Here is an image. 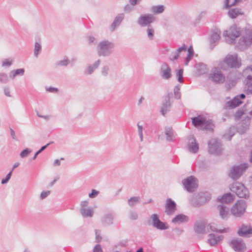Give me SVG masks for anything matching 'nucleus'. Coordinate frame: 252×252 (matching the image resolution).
<instances>
[{
	"instance_id": "1",
	"label": "nucleus",
	"mask_w": 252,
	"mask_h": 252,
	"mask_svg": "<svg viewBox=\"0 0 252 252\" xmlns=\"http://www.w3.org/2000/svg\"><path fill=\"white\" fill-rule=\"evenodd\" d=\"M219 67L221 69L226 70L231 68H239L241 65V61L238 60L237 55H228L220 63Z\"/></svg>"
},
{
	"instance_id": "2",
	"label": "nucleus",
	"mask_w": 252,
	"mask_h": 252,
	"mask_svg": "<svg viewBox=\"0 0 252 252\" xmlns=\"http://www.w3.org/2000/svg\"><path fill=\"white\" fill-rule=\"evenodd\" d=\"M114 47V43L107 40L100 42L97 47V53L99 56H109L112 53Z\"/></svg>"
},
{
	"instance_id": "3",
	"label": "nucleus",
	"mask_w": 252,
	"mask_h": 252,
	"mask_svg": "<svg viewBox=\"0 0 252 252\" xmlns=\"http://www.w3.org/2000/svg\"><path fill=\"white\" fill-rule=\"evenodd\" d=\"M248 167V164L245 163L233 165L230 170L228 176L232 180L236 181L240 178Z\"/></svg>"
},
{
	"instance_id": "4",
	"label": "nucleus",
	"mask_w": 252,
	"mask_h": 252,
	"mask_svg": "<svg viewBox=\"0 0 252 252\" xmlns=\"http://www.w3.org/2000/svg\"><path fill=\"white\" fill-rule=\"evenodd\" d=\"M230 190L240 198H248L249 197L248 189L241 183H233L230 187Z\"/></svg>"
},
{
	"instance_id": "5",
	"label": "nucleus",
	"mask_w": 252,
	"mask_h": 252,
	"mask_svg": "<svg viewBox=\"0 0 252 252\" xmlns=\"http://www.w3.org/2000/svg\"><path fill=\"white\" fill-rule=\"evenodd\" d=\"M240 35L239 29L237 28L235 25L231 26L229 30L224 31L223 33L226 42L230 44H234L236 38L239 37Z\"/></svg>"
},
{
	"instance_id": "6",
	"label": "nucleus",
	"mask_w": 252,
	"mask_h": 252,
	"mask_svg": "<svg viewBox=\"0 0 252 252\" xmlns=\"http://www.w3.org/2000/svg\"><path fill=\"white\" fill-rule=\"evenodd\" d=\"M252 44V31L247 30L240 38L237 47L240 50L247 48Z\"/></svg>"
},
{
	"instance_id": "7",
	"label": "nucleus",
	"mask_w": 252,
	"mask_h": 252,
	"mask_svg": "<svg viewBox=\"0 0 252 252\" xmlns=\"http://www.w3.org/2000/svg\"><path fill=\"white\" fill-rule=\"evenodd\" d=\"M208 152L210 154L219 155L222 151V144L220 140L213 138L208 142Z\"/></svg>"
},
{
	"instance_id": "8",
	"label": "nucleus",
	"mask_w": 252,
	"mask_h": 252,
	"mask_svg": "<svg viewBox=\"0 0 252 252\" xmlns=\"http://www.w3.org/2000/svg\"><path fill=\"white\" fill-rule=\"evenodd\" d=\"M247 204L245 201L238 200L231 208V213L235 217H240L245 212Z\"/></svg>"
},
{
	"instance_id": "9",
	"label": "nucleus",
	"mask_w": 252,
	"mask_h": 252,
	"mask_svg": "<svg viewBox=\"0 0 252 252\" xmlns=\"http://www.w3.org/2000/svg\"><path fill=\"white\" fill-rule=\"evenodd\" d=\"M173 97V94L172 92L168 93L167 94L163 97V100L162 102L160 107V112L161 115L165 116L166 113L170 111L172 102L170 99Z\"/></svg>"
},
{
	"instance_id": "10",
	"label": "nucleus",
	"mask_w": 252,
	"mask_h": 252,
	"mask_svg": "<svg viewBox=\"0 0 252 252\" xmlns=\"http://www.w3.org/2000/svg\"><path fill=\"white\" fill-rule=\"evenodd\" d=\"M209 78L216 84H223L225 80L224 74L216 67L209 74Z\"/></svg>"
},
{
	"instance_id": "11",
	"label": "nucleus",
	"mask_w": 252,
	"mask_h": 252,
	"mask_svg": "<svg viewBox=\"0 0 252 252\" xmlns=\"http://www.w3.org/2000/svg\"><path fill=\"white\" fill-rule=\"evenodd\" d=\"M229 246L236 252H244L247 249L245 243L241 238L231 240Z\"/></svg>"
},
{
	"instance_id": "12",
	"label": "nucleus",
	"mask_w": 252,
	"mask_h": 252,
	"mask_svg": "<svg viewBox=\"0 0 252 252\" xmlns=\"http://www.w3.org/2000/svg\"><path fill=\"white\" fill-rule=\"evenodd\" d=\"M155 18L152 14H143L139 18L137 23L142 27H149L154 22Z\"/></svg>"
},
{
	"instance_id": "13",
	"label": "nucleus",
	"mask_w": 252,
	"mask_h": 252,
	"mask_svg": "<svg viewBox=\"0 0 252 252\" xmlns=\"http://www.w3.org/2000/svg\"><path fill=\"white\" fill-rule=\"evenodd\" d=\"M182 183L186 189L189 192H193L197 188L195 178L192 176L186 178L182 181Z\"/></svg>"
},
{
	"instance_id": "14",
	"label": "nucleus",
	"mask_w": 252,
	"mask_h": 252,
	"mask_svg": "<svg viewBox=\"0 0 252 252\" xmlns=\"http://www.w3.org/2000/svg\"><path fill=\"white\" fill-rule=\"evenodd\" d=\"M211 198V194L207 192H200L197 195V200L194 203L195 207H199L208 202Z\"/></svg>"
},
{
	"instance_id": "15",
	"label": "nucleus",
	"mask_w": 252,
	"mask_h": 252,
	"mask_svg": "<svg viewBox=\"0 0 252 252\" xmlns=\"http://www.w3.org/2000/svg\"><path fill=\"white\" fill-rule=\"evenodd\" d=\"M151 219L152 220V225L153 227L161 230H166L168 228V227L166 226V223L162 222L159 219L157 214H154L152 215Z\"/></svg>"
},
{
	"instance_id": "16",
	"label": "nucleus",
	"mask_w": 252,
	"mask_h": 252,
	"mask_svg": "<svg viewBox=\"0 0 252 252\" xmlns=\"http://www.w3.org/2000/svg\"><path fill=\"white\" fill-rule=\"evenodd\" d=\"M160 74L164 79L168 80L171 77V69L168 64L164 63L161 66Z\"/></svg>"
},
{
	"instance_id": "17",
	"label": "nucleus",
	"mask_w": 252,
	"mask_h": 252,
	"mask_svg": "<svg viewBox=\"0 0 252 252\" xmlns=\"http://www.w3.org/2000/svg\"><path fill=\"white\" fill-rule=\"evenodd\" d=\"M114 218L115 214L112 212H109L104 215L101 218V221L104 226H109L113 224Z\"/></svg>"
},
{
	"instance_id": "18",
	"label": "nucleus",
	"mask_w": 252,
	"mask_h": 252,
	"mask_svg": "<svg viewBox=\"0 0 252 252\" xmlns=\"http://www.w3.org/2000/svg\"><path fill=\"white\" fill-rule=\"evenodd\" d=\"M176 210V204L175 202L171 198H168L166 200L165 204V213L170 215L172 214Z\"/></svg>"
},
{
	"instance_id": "19",
	"label": "nucleus",
	"mask_w": 252,
	"mask_h": 252,
	"mask_svg": "<svg viewBox=\"0 0 252 252\" xmlns=\"http://www.w3.org/2000/svg\"><path fill=\"white\" fill-rule=\"evenodd\" d=\"M237 233L240 236H247L248 234H252V227L243 224L238 230Z\"/></svg>"
},
{
	"instance_id": "20",
	"label": "nucleus",
	"mask_w": 252,
	"mask_h": 252,
	"mask_svg": "<svg viewBox=\"0 0 252 252\" xmlns=\"http://www.w3.org/2000/svg\"><path fill=\"white\" fill-rule=\"evenodd\" d=\"M125 15L123 13H120L115 18L114 21L110 26V30L113 32L116 28L120 26L124 19Z\"/></svg>"
},
{
	"instance_id": "21",
	"label": "nucleus",
	"mask_w": 252,
	"mask_h": 252,
	"mask_svg": "<svg viewBox=\"0 0 252 252\" xmlns=\"http://www.w3.org/2000/svg\"><path fill=\"white\" fill-rule=\"evenodd\" d=\"M242 101L238 99V97H234L231 100L227 101L225 103L224 108H234L242 103Z\"/></svg>"
},
{
	"instance_id": "22",
	"label": "nucleus",
	"mask_w": 252,
	"mask_h": 252,
	"mask_svg": "<svg viewBox=\"0 0 252 252\" xmlns=\"http://www.w3.org/2000/svg\"><path fill=\"white\" fill-rule=\"evenodd\" d=\"M219 211V214L220 218L223 220H226L229 215V209L223 205H219L217 206Z\"/></svg>"
},
{
	"instance_id": "23",
	"label": "nucleus",
	"mask_w": 252,
	"mask_h": 252,
	"mask_svg": "<svg viewBox=\"0 0 252 252\" xmlns=\"http://www.w3.org/2000/svg\"><path fill=\"white\" fill-rule=\"evenodd\" d=\"M208 242L211 246H215L216 244H218L219 242L221 241L223 236L222 235H220L217 236L214 234H210L208 235Z\"/></svg>"
},
{
	"instance_id": "24",
	"label": "nucleus",
	"mask_w": 252,
	"mask_h": 252,
	"mask_svg": "<svg viewBox=\"0 0 252 252\" xmlns=\"http://www.w3.org/2000/svg\"><path fill=\"white\" fill-rule=\"evenodd\" d=\"M189 220V217L184 214H181L176 216L172 220V222L175 224H180L187 222Z\"/></svg>"
},
{
	"instance_id": "25",
	"label": "nucleus",
	"mask_w": 252,
	"mask_h": 252,
	"mask_svg": "<svg viewBox=\"0 0 252 252\" xmlns=\"http://www.w3.org/2000/svg\"><path fill=\"white\" fill-rule=\"evenodd\" d=\"M220 31L213 32L211 34L210 39V46L212 49L215 46L216 43L217 42L220 38Z\"/></svg>"
},
{
	"instance_id": "26",
	"label": "nucleus",
	"mask_w": 252,
	"mask_h": 252,
	"mask_svg": "<svg viewBox=\"0 0 252 252\" xmlns=\"http://www.w3.org/2000/svg\"><path fill=\"white\" fill-rule=\"evenodd\" d=\"M205 118L201 116H197L191 118L192 125L198 127L203 126V124L205 123Z\"/></svg>"
},
{
	"instance_id": "27",
	"label": "nucleus",
	"mask_w": 252,
	"mask_h": 252,
	"mask_svg": "<svg viewBox=\"0 0 252 252\" xmlns=\"http://www.w3.org/2000/svg\"><path fill=\"white\" fill-rule=\"evenodd\" d=\"M234 195L229 192L223 194L220 199V201L222 203H229L234 200Z\"/></svg>"
},
{
	"instance_id": "28",
	"label": "nucleus",
	"mask_w": 252,
	"mask_h": 252,
	"mask_svg": "<svg viewBox=\"0 0 252 252\" xmlns=\"http://www.w3.org/2000/svg\"><path fill=\"white\" fill-rule=\"evenodd\" d=\"M188 148L189 151L193 153H196L198 151V144L196 142V139L194 137L192 138V141L189 144Z\"/></svg>"
},
{
	"instance_id": "29",
	"label": "nucleus",
	"mask_w": 252,
	"mask_h": 252,
	"mask_svg": "<svg viewBox=\"0 0 252 252\" xmlns=\"http://www.w3.org/2000/svg\"><path fill=\"white\" fill-rule=\"evenodd\" d=\"M187 50V46L185 44H184L182 47L178 48L176 50V51L174 53H173V57H171L170 58V60L172 61H174L175 60H177L179 57L180 53L182 51L186 52Z\"/></svg>"
},
{
	"instance_id": "30",
	"label": "nucleus",
	"mask_w": 252,
	"mask_h": 252,
	"mask_svg": "<svg viewBox=\"0 0 252 252\" xmlns=\"http://www.w3.org/2000/svg\"><path fill=\"white\" fill-rule=\"evenodd\" d=\"M100 63V60H98L93 65H88L87 68L85 71V74H91L94 72V70L98 67Z\"/></svg>"
},
{
	"instance_id": "31",
	"label": "nucleus",
	"mask_w": 252,
	"mask_h": 252,
	"mask_svg": "<svg viewBox=\"0 0 252 252\" xmlns=\"http://www.w3.org/2000/svg\"><path fill=\"white\" fill-rule=\"evenodd\" d=\"M194 229L195 232L197 233H204L205 231V225L202 222H197L194 225Z\"/></svg>"
},
{
	"instance_id": "32",
	"label": "nucleus",
	"mask_w": 252,
	"mask_h": 252,
	"mask_svg": "<svg viewBox=\"0 0 252 252\" xmlns=\"http://www.w3.org/2000/svg\"><path fill=\"white\" fill-rule=\"evenodd\" d=\"M207 229H210L213 232H218V233H227L230 231V228L228 227L224 228L222 229H218L214 226L212 225L211 224H209L207 226Z\"/></svg>"
},
{
	"instance_id": "33",
	"label": "nucleus",
	"mask_w": 252,
	"mask_h": 252,
	"mask_svg": "<svg viewBox=\"0 0 252 252\" xmlns=\"http://www.w3.org/2000/svg\"><path fill=\"white\" fill-rule=\"evenodd\" d=\"M80 213L81 215L85 218L92 217L93 215V212L90 208H81Z\"/></svg>"
},
{
	"instance_id": "34",
	"label": "nucleus",
	"mask_w": 252,
	"mask_h": 252,
	"mask_svg": "<svg viewBox=\"0 0 252 252\" xmlns=\"http://www.w3.org/2000/svg\"><path fill=\"white\" fill-rule=\"evenodd\" d=\"M165 134L166 135V140L171 142L173 140L174 134L172 128L168 127L165 129Z\"/></svg>"
},
{
	"instance_id": "35",
	"label": "nucleus",
	"mask_w": 252,
	"mask_h": 252,
	"mask_svg": "<svg viewBox=\"0 0 252 252\" xmlns=\"http://www.w3.org/2000/svg\"><path fill=\"white\" fill-rule=\"evenodd\" d=\"M188 54L187 57L185 58V64L188 65L189 62L192 59L193 57L194 51L192 46H190L188 49Z\"/></svg>"
},
{
	"instance_id": "36",
	"label": "nucleus",
	"mask_w": 252,
	"mask_h": 252,
	"mask_svg": "<svg viewBox=\"0 0 252 252\" xmlns=\"http://www.w3.org/2000/svg\"><path fill=\"white\" fill-rule=\"evenodd\" d=\"M196 68L198 73L200 74H203L206 72V66L203 63L196 64Z\"/></svg>"
},
{
	"instance_id": "37",
	"label": "nucleus",
	"mask_w": 252,
	"mask_h": 252,
	"mask_svg": "<svg viewBox=\"0 0 252 252\" xmlns=\"http://www.w3.org/2000/svg\"><path fill=\"white\" fill-rule=\"evenodd\" d=\"M228 14L230 18L232 19H234L236 18L238 15L242 14L239 11V9L238 8H233L230 10Z\"/></svg>"
},
{
	"instance_id": "38",
	"label": "nucleus",
	"mask_w": 252,
	"mask_h": 252,
	"mask_svg": "<svg viewBox=\"0 0 252 252\" xmlns=\"http://www.w3.org/2000/svg\"><path fill=\"white\" fill-rule=\"evenodd\" d=\"M152 11L155 14H160L164 10V6L162 5H155L152 7Z\"/></svg>"
},
{
	"instance_id": "39",
	"label": "nucleus",
	"mask_w": 252,
	"mask_h": 252,
	"mask_svg": "<svg viewBox=\"0 0 252 252\" xmlns=\"http://www.w3.org/2000/svg\"><path fill=\"white\" fill-rule=\"evenodd\" d=\"M25 70L24 68L17 69L15 70H12L10 72V77L14 79L17 75H23L24 73Z\"/></svg>"
},
{
	"instance_id": "40",
	"label": "nucleus",
	"mask_w": 252,
	"mask_h": 252,
	"mask_svg": "<svg viewBox=\"0 0 252 252\" xmlns=\"http://www.w3.org/2000/svg\"><path fill=\"white\" fill-rule=\"evenodd\" d=\"M203 126H204V129L207 130L211 131L213 130L214 125L212 120H206V119H205V123L203 124Z\"/></svg>"
},
{
	"instance_id": "41",
	"label": "nucleus",
	"mask_w": 252,
	"mask_h": 252,
	"mask_svg": "<svg viewBox=\"0 0 252 252\" xmlns=\"http://www.w3.org/2000/svg\"><path fill=\"white\" fill-rule=\"evenodd\" d=\"M140 201V198L139 196H134L130 197L128 199V204L130 207L135 205Z\"/></svg>"
},
{
	"instance_id": "42",
	"label": "nucleus",
	"mask_w": 252,
	"mask_h": 252,
	"mask_svg": "<svg viewBox=\"0 0 252 252\" xmlns=\"http://www.w3.org/2000/svg\"><path fill=\"white\" fill-rule=\"evenodd\" d=\"M41 51V45L39 42L36 41L34 48V55L35 57L37 58L39 54Z\"/></svg>"
},
{
	"instance_id": "43",
	"label": "nucleus",
	"mask_w": 252,
	"mask_h": 252,
	"mask_svg": "<svg viewBox=\"0 0 252 252\" xmlns=\"http://www.w3.org/2000/svg\"><path fill=\"white\" fill-rule=\"evenodd\" d=\"M180 91V86L179 85L175 86L174 88V94L175 98L177 99H179L181 98V94Z\"/></svg>"
},
{
	"instance_id": "44",
	"label": "nucleus",
	"mask_w": 252,
	"mask_h": 252,
	"mask_svg": "<svg viewBox=\"0 0 252 252\" xmlns=\"http://www.w3.org/2000/svg\"><path fill=\"white\" fill-rule=\"evenodd\" d=\"M244 90L247 94H252V82L246 83Z\"/></svg>"
},
{
	"instance_id": "45",
	"label": "nucleus",
	"mask_w": 252,
	"mask_h": 252,
	"mask_svg": "<svg viewBox=\"0 0 252 252\" xmlns=\"http://www.w3.org/2000/svg\"><path fill=\"white\" fill-rule=\"evenodd\" d=\"M176 76L178 82L180 83L183 82V69L181 68L176 70Z\"/></svg>"
},
{
	"instance_id": "46",
	"label": "nucleus",
	"mask_w": 252,
	"mask_h": 252,
	"mask_svg": "<svg viewBox=\"0 0 252 252\" xmlns=\"http://www.w3.org/2000/svg\"><path fill=\"white\" fill-rule=\"evenodd\" d=\"M53 143V142H50V143L47 144L46 145H44V146H43L41 147V148L38 150L34 154V156L33 157V158H32V160H34L37 157V156L40 154L43 151H44L49 145H50V144H52Z\"/></svg>"
},
{
	"instance_id": "47",
	"label": "nucleus",
	"mask_w": 252,
	"mask_h": 252,
	"mask_svg": "<svg viewBox=\"0 0 252 252\" xmlns=\"http://www.w3.org/2000/svg\"><path fill=\"white\" fill-rule=\"evenodd\" d=\"M236 83L235 80L228 79L225 84V88L227 90L230 89L232 87H234Z\"/></svg>"
},
{
	"instance_id": "48",
	"label": "nucleus",
	"mask_w": 252,
	"mask_h": 252,
	"mask_svg": "<svg viewBox=\"0 0 252 252\" xmlns=\"http://www.w3.org/2000/svg\"><path fill=\"white\" fill-rule=\"evenodd\" d=\"M69 63V61L66 57H65L64 60L60 61L56 63L57 66H67Z\"/></svg>"
},
{
	"instance_id": "49",
	"label": "nucleus",
	"mask_w": 252,
	"mask_h": 252,
	"mask_svg": "<svg viewBox=\"0 0 252 252\" xmlns=\"http://www.w3.org/2000/svg\"><path fill=\"white\" fill-rule=\"evenodd\" d=\"M32 152V150L29 148H26L23 150L20 154L22 158H25Z\"/></svg>"
},
{
	"instance_id": "50",
	"label": "nucleus",
	"mask_w": 252,
	"mask_h": 252,
	"mask_svg": "<svg viewBox=\"0 0 252 252\" xmlns=\"http://www.w3.org/2000/svg\"><path fill=\"white\" fill-rule=\"evenodd\" d=\"M9 79L7 75L4 73H0V81L2 83H6Z\"/></svg>"
},
{
	"instance_id": "51",
	"label": "nucleus",
	"mask_w": 252,
	"mask_h": 252,
	"mask_svg": "<svg viewBox=\"0 0 252 252\" xmlns=\"http://www.w3.org/2000/svg\"><path fill=\"white\" fill-rule=\"evenodd\" d=\"M137 127H138V133L140 138V141H142L143 140V126L141 125H140V123L138 122L137 123Z\"/></svg>"
},
{
	"instance_id": "52",
	"label": "nucleus",
	"mask_w": 252,
	"mask_h": 252,
	"mask_svg": "<svg viewBox=\"0 0 252 252\" xmlns=\"http://www.w3.org/2000/svg\"><path fill=\"white\" fill-rule=\"evenodd\" d=\"M207 14L206 11H201L199 15L197 16V17L196 18L195 21L196 23H199L200 21L204 18Z\"/></svg>"
},
{
	"instance_id": "53",
	"label": "nucleus",
	"mask_w": 252,
	"mask_h": 252,
	"mask_svg": "<svg viewBox=\"0 0 252 252\" xmlns=\"http://www.w3.org/2000/svg\"><path fill=\"white\" fill-rule=\"evenodd\" d=\"M148 37V38L152 40L154 38V30L153 28L148 27L147 29Z\"/></svg>"
},
{
	"instance_id": "54",
	"label": "nucleus",
	"mask_w": 252,
	"mask_h": 252,
	"mask_svg": "<svg viewBox=\"0 0 252 252\" xmlns=\"http://www.w3.org/2000/svg\"><path fill=\"white\" fill-rule=\"evenodd\" d=\"M12 173V170H11L6 175L4 179H2L1 183L2 184H5L7 183L10 180Z\"/></svg>"
},
{
	"instance_id": "55",
	"label": "nucleus",
	"mask_w": 252,
	"mask_h": 252,
	"mask_svg": "<svg viewBox=\"0 0 252 252\" xmlns=\"http://www.w3.org/2000/svg\"><path fill=\"white\" fill-rule=\"evenodd\" d=\"M12 60L9 59H5L2 61L1 65L2 67H9L12 64Z\"/></svg>"
},
{
	"instance_id": "56",
	"label": "nucleus",
	"mask_w": 252,
	"mask_h": 252,
	"mask_svg": "<svg viewBox=\"0 0 252 252\" xmlns=\"http://www.w3.org/2000/svg\"><path fill=\"white\" fill-rule=\"evenodd\" d=\"M133 6L134 5H131L130 4H127L124 7V11L126 13H129L133 10Z\"/></svg>"
},
{
	"instance_id": "57",
	"label": "nucleus",
	"mask_w": 252,
	"mask_h": 252,
	"mask_svg": "<svg viewBox=\"0 0 252 252\" xmlns=\"http://www.w3.org/2000/svg\"><path fill=\"white\" fill-rule=\"evenodd\" d=\"M99 194V191L93 189L92 190V191L91 193L89 194V196L91 198H94L98 194Z\"/></svg>"
},
{
	"instance_id": "58",
	"label": "nucleus",
	"mask_w": 252,
	"mask_h": 252,
	"mask_svg": "<svg viewBox=\"0 0 252 252\" xmlns=\"http://www.w3.org/2000/svg\"><path fill=\"white\" fill-rule=\"evenodd\" d=\"M95 239L96 242H100L101 240V236H100V231L98 230H95Z\"/></svg>"
},
{
	"instance_id": "59",
	"label": "nucleus",
	"mask_w": 252,
	"mask_h": 252,
	"mask_svg": "<svg viewBox=\"0 0 252 252\" xmlns=\"http://www.w3.org/2000/svg\"><path fill=\"white\" fill-rule=\"evenodd\" d=\"M109 70V68L108 66H103L101 70L102 74L104 76H107L108 74Z\"/></svg>"
},
{
	"instance_id": "60",
	"label": "nucleus",
	"mask_w": 252,
	"mask_h": 252,
	"mask_svg": "<svg viewBox=\"0 0 252 252\" xmlns=\"http://www.w3.org/2000/svg\"><path fill=\"white\" fill-rule=\"evenodd\" d=\"M129 216L130 219L132 220H136L138 218V215L135 212L130 211L129 213Z\"/></svg>"
},
{
	"instance_id": "61",
	"label": "nucleus",
	"mask_w": 252,
	"mask_h": 252,
	"mask_svg": "<svg viewBox=\"0 0 252 252\" xmlns=\"http://www.w3.org/2000/svg\"><path fill=\"white\" fill-rule=\"evenodd\" d=\"M244 114V112L243 110H238L235 114V117L237 119H240Z\"/></svg>"
},
{
	"instance_id": "62",
	"label": "nucleus",
	"mask_w": 252,
	"mask_h": 252,
	"mask_svg": "<svg viewBox=\"0 0 252 252\" xmlns=\"http://www.w3.org/2000/svg\"><path fill=\"white\" fill-rule=\"evenodd\" d=\"M93 252H103L101 246L99 244L96 245L94 248Z\"/></svg>"
},
{
	"instance_id": "63",
	"label": "nucleus",
	"mask_w": 252,
	"mask_h": 252,
	"mask_svg": "<svg viewBox=\"0 0 252 252\" xmlns=\"http://www.w3.org/2000/svg\"><path fill=\"white\" fill-rule=\"evenodd\" d=\"M238 0H235V1L233 3L229 4V0H225L224 1V6L226 8H229L234 5L235 3L237 2Z\"/></svg>"
},
{
	"instance_id": "64",
	"label": "nucleus",
	"mask_w": 252,
	"mask_h": 252,
	"mask_svg": "<svg viewBox=\"0 0 252 252\" xmlns=\"http://www.w3.org/2000/svg\"><path fill=\"white\" fill-rule=\"evenodd\" d=\"M50 193V191H42L40 194V198L43 199L46 198Z\"/></svg>"
}]
</instances>
